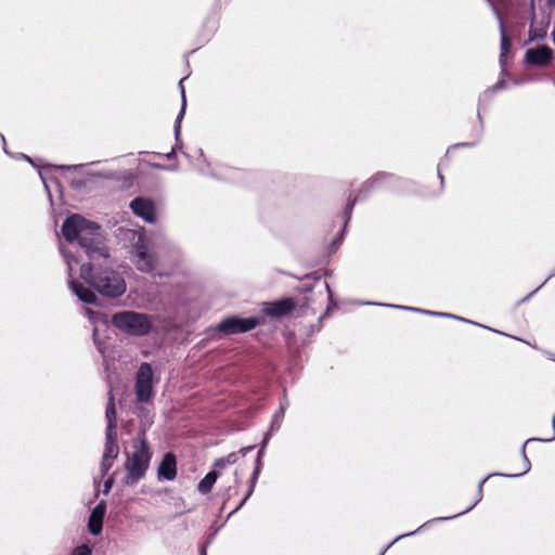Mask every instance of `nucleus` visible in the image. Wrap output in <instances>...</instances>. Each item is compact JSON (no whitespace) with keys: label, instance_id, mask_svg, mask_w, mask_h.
Listing matches in <instances>:
<instances>
[{"label":"nucleus","instance_id":"nucleus-1","mask_svg":"<svg viewBox=\"0 0 555 555\" xmlns=\"http://www.w3.org/2000/svg\"><path fill=\"white\" fill-rule=\"evenodd\" d=\"M101 228L95 222L89 221L80 215H73L65 219L62 225V234L66 242L78 241L86 254L93 259L94 255L107 258L108 250L103 244Z\"/></svg>","mask_w":555,"mask_h":555},{"label":"nucleus","instance_id":"nucleus-2","mask_svg":"<svg viewBox=\"0 0 555 555\" xmlns=\"http://www.w3.org/2000/svg\"><path fill=\"white\" fill-rule=\"evenodd\" d=\"M80 276L105 297L118 298L126 292L124 278L112 269H96L88 262L80 267Z\"/></svg>","mask_w":555,"mask_h":555},{"label":"nucleus","instance_id":"nucleus-3","mask_svg":"<svg viewBox=\"0 0 555 555\" xmlns=\"http://www.w3.org/2000/svg\"><path fill=\"white\" fill-rule=\"evenodd\" d=\"M132 452L127 455L125 462V483L127 486L137 485L142 478H144L152 459V451L146 440L145 430L142 429L138 433L133 446Z\"/></svg>","mask_w":555,"mask_h":555},{"label":"nucleus","instance_id":"nucleus-4","mask_svg":"<svg viewBox=\"0 0 555 555\" xmlns=\"http://www.w3.org/2000/svg\"><path fill=\"white\" fill-rule=\"evenodd\" d=\"M112 325L131 336H144L150 333L152 322L149 315L135 311H120L112 315Z\"/></svg>","mask_w":555,"mask_h":555},{"label":"nucleus","instance_id":"nucleus-5","mask_svg":"<svg viewBox=\"0 0 555 555\" xmlns=\"http://www.w3.org/2000/svg\"><path fill=\"white\" fill-rule=\"evenodd\" d=\"M262 321L260 318L250 317V318H241L237 315H232L224 318L220 323H218L216 330L223 335H234L247 333L258 325H260Z\"/></svg>","mask_w":555,"mask_h":555},{"label":"nucleus","instance_id":"nucleus-6","mask_svg":"<svg viewBox=\"0 0 555 555\" xmlns=\"http://www.w3.org/2000/svg\"><path fill=\"white\" fill-rule=\"evenodd\" d=\"M153 369L150 363L143 362L137 372L134 391L139 402H149L154 396Z\"/></svg>","mask_w":555,"mask_h":555},{"label":"nucleus","instance_id":"nucleus-7","mask_svg":"<svg viewBox=\"0 0 555 555\" xmlns=\"http://www.w3.org/2000/svg\"><path fill=\"white\" fill-rule=\"evenodd\" d=\"M133 263L135 268L144 273L152 272L158 263V258L154 253L147 250L143 241L139 240L134 245Z\"/></svg>","mask_w":555,"mask_h":555},{"label":"nucleus","instance_id":"nucleus-8","mask_svg":"<svg viewBox=\"0 0 555 555\" xmlns=\"http://www.w3.org/2000/svg\"><path fill=\"white\" fill-rule=\"evenodd\" d=\"M296 308V301L293 298H283L275 301L263 302L262 313L271 318H282L292 313Z\"/></svg>","mask_w":555,"mask_h":555},{"label":"nucleus","instance_id":"nucleus-9","mask_svg":"<svg viewBox=\"0 0 555 555\" xmlns=\"http://www.w3.org/2000/svg\"><path fill=\"white\" fill-rule=\"evenodd\" d=\"M553 50L547 46H539L528 49L526 52V62L529 65L546 67L553 60Z\"/></svg>","mask_w":555,"mask_h":555},{"label":"nucleus","instance_id":"nucleus-10","mask_svg":"<svg viewBox=\"0 0 555 555\" xmlns=\"http://www.w3.org/2000/svg\"><path fill=\"white\" fill-rule=\"evenodd\" d=\"M130 208L135 216L147 222H154L156 219L155 204L151 198L135 197L131 201Z\"/></svg>","mask_w":555,"mask_h":555},{"label":"nucleus","instance_id":"nucleus-11","mask_svg":"<svg viewBox=\"0 0 555 555\" xmlns=\"http://www.w3.org/2000/svg\"><path fill=\"white\" fill-rule=\"evenodd\" d=\"M106 511V504L104 501H101L91 512L88 529L91 534L98 535L102 532L103 529V519Z\"/></svg>","mask_w":555,"mask_h":555},{"label":"nucleus","instance_id":"nucleus-12","mask_svg":"<svg viewBox=\"0 0 555 555\" xmlns=\"http://www.w3.org/2000/svg\"><path fill=\"white\" fill-rule=\"evenodd\" d=\"M158 476L166 480H173L177 476V459L172 452L164 455L159 466Z\"/></svg>","mask_w":555,"mask_h":555},{"label":"nucleus","instance_id":"nucleus-13","mask_svg":"<svg viewBox=\"0 0 555 555\" xmlns=\"http://www.w3.org/2000/svg\"><path fill=\"white\" fill-rule=\"evenodd\" d=\"M70 288L76 296L85 304L96 305V295L88 287H85L81 283L72 281Z\"/></svg>","mask_w":555,"mask_h":555},{"label":"nucleus","instance_id":"nucleus-14","mask_svg":"<svg viewBox=\"0 0 555 555\" xmlns=\"http://www.w3.org/2000/svg\"><path fill=\"white\" fill-rule=\"evenodd\" d=\"M219 472L218 470H211L199 482H198V486H197V490L202 493V494H207L211 491L216 480L218 479L219 477Z\"/></svg>","mask_w":555,"mask_h":555},{"label":"nucleus","instance_id":"nucleus-15","mask_svg":"<svg viewBox=\"0 0 555 555\" xmlns=\"http://www.w3.org/2000/svg\"><path fill=\"white\" fill-rule=\"evenodd\" d=\"M261 455H262V449L258 452V457H257V461H256V467H255L253 476L250 478V485L248 487L247 493L245 494V496L241 501V505L245 504V502L247 501V499L251 495V493L254 491L256 481L258 479V476H259V473H260V469H261Z\"/></svg>","mask_w":555,"mask_h":555},{"label":"nucleus","instance_id":"nucleus-16","mask_svg":"<svg viewBox=\"0 0 555 555\" xmlns=\"http://www.w3.org/2000/svg\"><path fill=\"white\" fill-rule=\"evenodd\" d=\"M512 47V40L504 29V25L501 22V60L507 55Z\"/></svg>","mask_w":555,"mask_h":555},{"label":"nucleus","instance_id":"nucleus-17","mask_svg":"<svg viewBox=\"0 0 555 555\" xmlns=\"http://www.w3.org/2000/svg\"><path fill=\"white\" fill-rule=\"evenodd\" d=\"M117 454H118V447L113 441L111 435H107L103 456L111 457L114 460L117 456Z\"/></svg>","mask_w":555,"mask_h":555},{"label":"nucleus","instance_id":"nucleus-18","mask_svg":"<svg viewBox=\"0 0 555 555\" xmlns=\"http://www.w3.org/2000/svg\"><path fill=\"white\" fill-rule=\"evenodd\" d=\"M392 176L388 172H377L371 179L365 182L367 188H375L383 181L391 178Z\"/></svg>","mask_w":555,"mask_h":555},{"label":"nucleus","instance_id":"nucleus-19","mask_svg":"<svg viewBox=\"0 0 555 555\" xmlns=\"http://www.w3.org/2000/svg\"><path fill=\"white\" fill-rule=\"evenodd\" d=\"M105 414H106V417H107V420L109 422V427H112L113 426V422H115V420H116V409H115L114 398H113L112 395L109 397V403H108V405L106 408Z\"/></svg>","mask_w":555,"mask_h":555},{"label":"nucleus","instance_id":"nucleus-20","mask_svg":"<svg viewBox=\"0 0 555 555\" xmlns=\"http://www.w3.org/2000/svg\"><path fill=\"white\" fill-rule=\"evenodd\" d=\"M113 461L114 460L111 457L103 456L102 462H101V468H102L103 474H106L108 472V469L113 465Z\"/></svg>","mask_w":555,"mask_h":555},{"label":"nucleus","instance_id":"nucleus-21","mask_svg":"<svg viewBox=\"0 0 555 555\" xmlns=\"http://www.w3.org/2000/svg\"><path fill=\"white\" fill-rule=\"evenodd\" d=\"M72 555H91V550L87 545L77 546Z\"/></svg>","mask_w":555,"mask_h":555},{"label":"nucleus","instance_id":"nucleus-22","mask_svg":"<svg viewBox=\"0 0 555 555\" xmlns=\"http://www.w3.org/2000/svg\"><path fill=\"white\" fill-rule=\"evenodd\" d=\"M225 463H229V465H233L238 460V453L237 452H231L227 456L223 457Z\"/></svg>","mask_w":555,"mask_h":555},{"label":"nucleus","instance_id":"nucleus-23","mask_svg":"<svg viewBox=\"0 0 555 555\" xmlns=\"http://www.w3.org/2000/svg\"><path fill=\"white\" fill-rule=\"evenodd\" d=\"M227 466H229V463H225L224 459L223 457H220V459H217L215 462H214V470H218V469H223L225 468Z\"/></svg>","mask_w":555,"mask_h":555},{"label":"nucleus","instance_id":"nucleus-24","mask_svg":"<svg viewBox=\"0 0 555 555\" xmlns=\"http://www.w3.org/2000/svg\"><path fill=\"white\" fill-rule=\"evenodd\" d=\"M530 34V38L531 39H535V38H543L545 36V30L544 29H541L540 31L538 30H531L529 31Z\"/></svg>","mask_w":555,"mask_h":555},{"label":"nucleus","instance_id":"nucleus-25","mask_svg":"<svg viewBox=\"0 0 555 555\" xmlns=\"http://www.w3.org/2000/svg\"><path fill=\"white\" fill-rule=\"evenodd\" d=\"M354 204H356V198H354L353 201H351V202H349V203L347 204L346 212H347V215H348V218H349V217H350V215H351V211H352V209H353Z\"/></svg>","mask_w":555,"mask_h":555},{"label":"nucleus","instance_id":"nucleus-26","mask_svg":"<svg viewBox=\"0 0 555 555\" xmlns=\"http://www.w3.org/2000/svg\"><path fill=\"white\" fill-rule=\"evenodd\" d=\"M254 449L253 446H249V447H244L240 450L238 453H242L243 455H246L249 451H251Z\"/></svg>","mask_w":555,"mask_h":555},{"label":"nucleus","instance_id":"nucleus-27","mask_svg":"<svg viewBox=\"0 0 555 555\" xmlns=\"http://www.w3.org/2000/svg\"><path fill=\"white\" fill-rule=\"evenodd\" d=\"M182 96H183V105H182V109L180 112V115L178 117V121L180 120V118L183 116V113H184L185 96H184V90L183 89H182Z\"/></svg>","mask_w":555,"mask_h":555},{"label":"nucleus","instance_id":"nucleus-28","mask_svg":"<svg viewBox=\"0 0 555 555\" xmlns=\"http://www.w3.org/2000/svg\"><path fill=\"white\" fill-rule=\"evenodd\" d=\"M486 482V479L481 480L478 485V495H479V499H481V492H482V487H483V483Z\"/></svg>","mask_w":555,"mask_h":555},{"label":"nucleus","instance_id":"nucleus-29","mask_svg":"<svg viewBox=\"0 0 555 555\" xmlns=\"http://www.w3.org/2000/svg\"><path fill=\"white\" fill-rule=\"evenodd\" d=\"M111 486H112V480H107L105 482V490L107 491L111 488Z\"/></svg>","mask_w":555,"mask_h":555},{"label":"nucleus","instance_id":"nucleus-30","mask_svg":"<svg viewBox=\"0 0 555 555\" xmlns=\"http://www.w3.org/2000/svg\"><path fill=\"white\" fill-rule=\"evenodd\" d=\"M238 474H240V472H238V469H236L235 473H234L235 478H236V482H238Z\"/></svg>","mask_w":555,"mask_h":555},{"label":"nucleus","instance_id":"nucleus-31","mask_svg":"<svg viewBox=\"0 0 555 555\" xmlns=\"http://www.w3.org/2000/svg\"><path fill=\"white\" fill-rule=\"evenodd\" d=\"M550 5H555V0H547Z\"/></svg>","mask_w":555,"mask_h":555},{"label":"nucleus","instance_id":"nucleus-32","mask_svg":"<svg viewBox=\"0 0 555 555\" xmlns=\"http://www.w3.org/2000/svg\"><path fill=\"white\" fill-rule=\"evenodd\" d=\"M173 154H175V150H171V152L169 154H167V157L170 158L171 155H173Z\"/></svg>","mask_w":555,"mask_h":555},{"label":"nucleus","instance_id":"nucleus-33","mask_svg":"<svg viewBox=\"0 0 555 555\" xmlns=\"http://www.w3.org/2000/svg\"><path fill=\"white\" fill-rule=\"evenodd\" d=\"M530 440H527V442L522 446V453L525 454V449H526V444L529 442Z\"/></svg>","mask_w":555,"mask_h":555},{"label":"nucleus","instance_id":"nucleus-34","mask_svg":"<svg viewBox=\"0 0 555 555\" xmlns=\"http://www.w3.org/2000/svg\"><path fill=\"white\" fill-rule=\"evenodd\" d=\"M242 506H243V505H241V504H240L237 507H235V511H238V508H240V507H242Z\"/></svg>","mask_w":555,"mask_h":555},{"label":"nucleus","instance_id":"nucleus-35","mask_svg":"<svg viewBox=\"0 0 555 555\" xmlns=\"http://www.w3.org/2000/svg\"><path fill=\"white\" fill-rule=\"evenodd\" d=\"M554 43H555V35H553Z\"/></svg>","mask_w":555,"mask_h":555},{"label":"nucleus","instance_id":"nucleus-36","mask_svg":"<svg viewBox=\"0 0 555 555\" xmlns=\"http://www.w3.org/2000/svg\"><path fill=\"white\" fill-rule=\"evenodd\" d=\"M385 551L380 554V555H384Z\"/></svg>","mask_w":555,"mask_h":555}]
</instances>
